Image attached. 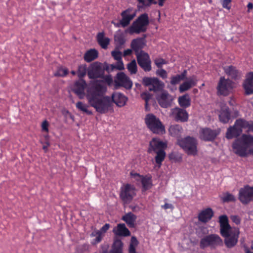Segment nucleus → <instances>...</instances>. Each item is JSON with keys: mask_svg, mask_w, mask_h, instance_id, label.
<instances>
[{"mask_svg": "<svg viewBox=\"0 0 253 253\" xmlns=\"http://www.w3.org/2000/svg\"><path fill=\"white\" fill-rule=\"evenodd\" d=\"M101 81H95L87 89L86 98L89 104L100 114L108 112L111 107V98L103 96L106 87L101 84Z\"/></svg>", "mask_w": 253, "mask_h": 253, "instance_id": "obj_1", "label": "nucleus"}, {"mask_svg": "<svg viewBox=\"0 0 253 253\" xmlns=\"http://www.w3.org/2000/svg\"><path fill=\"white\" fill-rule=\"evenodd\" d=\"M251 146H253V136L246 134L236 138L232 145L234 153L243 158L247 157V150Z\"/></svg>", "mask_w": 253, "mask_h": 253, "instance_id": "obj_2", "label": "nucleus"}, {"mask_svg": "<svg viewBox=\"0 0 253 253\" xmlns=\"http://www.w3.org/2000/svg\"><path fill=\"white\" fill-rule=\"evenodd\" d=\"M248 128L250 131L253 132V122L250 123L246 120L240 118L235 122L233 126H230L227 129L226 137L227 139H231L238 137L242 134L243 128Z\"/></svg>", "mask_w": 253, "mask_h": 253, "instance_id": "obj_3", "label": "nucleus"}, {"mask_svg": "<svg viewBox=\"0 0 253 253\" xmlns=\"http://www.w3.org/2000/svg\"><path fill=\"white\" fill-rule=\"evenodd\" d=\"M145 123L147 128L153 133L157 134H163L166 130L164 126L155 115L149 113L145 116Z\"/></svg>", "mask_w": 253, "mask_h": 253, "instance_id": "obj_4", "label": "nucleus"}, {"mask_svg": "<svg viewBox=\"0 0 253 253\" xmlns=\"http://www.w3.org/2000/svg\"><path fill=\"white\" fill-rule=\"evenodd\" d=\"M109 73V66L107 62L101 63L98 61L91 63L87 68V76L89 79L100 78L105 74Z\"/></svg>", "mask_w": 253, "mask_h": 253, "instance_id": "obj_5", "label": "nucleus"}, {"mask_svg": "<svg viewBox=\"0 0 253 253\" xmlns=\"http://www.w3.org/2000/svg\"><path fill=\"white\" fill-rule=\"evenodd\" d=\"M177 144L187 155L195 156L197 154L198 141L196 138L187 136L178 140Z\"/></svg>", "mask_w": 253, "mask_h": 253, "instance_id": "obj_6", "label": "nucleus"}, {"mask_svg": "<svg viewBox=\"0 0 253 253\" xmlns=\"http://www.w3.org/2000/svg\"><path fill=\"white\" fill-rule=\"evenodd\" d=\"M223 242L220 236L216 234H211L201 238L199 246L201 249L210 247L211 249H215L218 247L222 246Z\"/></svg>", "mask_w": 253, "mask_h": 253, "instance_id": "obj_7", "label": "nucleus"}, {"mask_svg": "<svg viewBox=\"0 0 253 253\" xmlns=\"http://www.w3.org/2000/svg\"><path fill=\"white\" fill-rule=\"evenodd\" d=\"M149 24L148 15L145 13L141 14L129 28L130 34L133 33L139 34L147 31V26Z\"/></svg>", "mask_w": 253, "mask_h": 253, "instance_id": "obj_8", "label": "nucleus"}, {"mask_svg": "<svg viewBox=\"0 0 253 253\" xmlns=\"http://www.w3.org/2000/svg\"><path fill=\"white\" fill-rule=\"evenodd\" d=\"M136 195V188L133 185L126 183L120 188L119 197L125 204H129Z\"/></svg>", "mask_w": 253, "mask_h": 253, "instance_id": "obj_9", "label": "nucleus"}, {"mask_svg": "<svg viewBox=\"0 0 253 253\" xmlns=\"http://www.w3.org/2000/svg\"><path fill=\"white\" fill-rule=\"evenodd\" d=\"M114 88L116 89L121 87L125 88L126 90L131 89L133 83L130 78L124 72H118L114 77Z\"/></svg>", "mask_w": 253, "mask_h": 253, "instance_id": "obj_10", "label": "nucleus"}, {"mask_svg": "<svg viewBox=\"0 0 253 253\" xmlns=\"http://www.w3.org/2000/svg\"><path fill=\"white\" fill-rule=\"evenodd\" d=\"M239 234V229L235 228L234 229L227 231L226 234L221 235L225 238L224 244L226 247L227 248H232L237 244Z\"/></svg>", "mask_w": 253, "mask_h": 253, "instance_id": "obj_11", "label": "nucleus"}, {"mask_svg": "<svg viewBox=\"0 0 253 253\" xmlns=\"http://www.w3.org/2000/svg\"><path fill=\"white\" fill-rule=\"evenodd\" d=\"M142 84L145 86H151L149 87L150 91L157 92L163 89L164 84L156 77H144L142 80Z\"/></svg>", "mask_w": 253, "mask_h": 253, "instance_id": "obj_12", "label": "nucleus"}, {"mask_svg": "<svg viewBox=\"0 0 253 253\" xmlns=\"http://www.w3.org/2000/svg\"><path fill=\"white\" fill-rule=\"evenodd\" d=\"M136 55L138 64L143 71L145 72L151 71V61L149 54L143 50H140Z\"/></svg>", "mask_w": 253, "mask_h": 253, "instance_id": "obj_13", "label": "nucleus"}, {"mask_svg": "<svg viewBox=\"0 0 253 253\" xmlns=\"http://www.w3.org/2000/svg\"><path fill=\"white\" fill-rule=\"evenodd\" d=\"M239 200L245 205L253 201V186L250 187L247 185L240 188L239 192Z\"/></svg>", "mask_w": 253, "mask_h": 253, "instance_id": "obj_14", "label": "nucleus"}, {"mask_svg": "<svg viewBox=\"0 0 253 253\" xmlns=\"http://www.w3.org/2000/svg\"><path fill=\"white\" fill-rule=\"evenodd\" d=\"M219 134V130L211 129L209 127H204L200 129L199 137L204 141L212 142L215 140Z\"/></svg>", "mask_w": 253, "mask_h": 253, "instance_id": "obj_15", "label": "nucleus"}, {"mask_svg": "<svg viewBox=\"0 0 253 253\" xmlns=\"http://www.w3.org/2000/svg\"><path fill=\"white\" fill-rule=\"evenodd\" d=\"M168 147L167 142L162 141L158 137H154L149 142L147 152L151 154L152 152L155 153L158 151L165 150Z\"/></svg>", "mask_w": 253, "mask_h": 253, "instance_id": "obj_16", "label": "nucleus"}, {"mask_svg": "<svg viewBox=\"0 0 253 253\" xmlns=\"http://www.w3.org/2000/svg\"><path fill=\"white\" fill-rule=\"evenodd\" d=\"M170 116L176 122L185 123L188 120L189 115L185 109L176 107L171 110Z\"/></svg>", "mask_w": 253, "mask_h": 253, "instance_id": "obj_17", "label": "nucleus"}, {"mask_svg": "<svg viewBox=\"0 0 253 253\" xmlns=\"http://www.w3.org/2000/svg\"><path fill=\"white\" fill-rule=\"evenodd\" d=\"M232 88V82L231 80L225 79L223 77L220 78L217 87V92L219 94L227 96Z\"/></svg>", "mask_w": 253, "mask_h": 253, "instance_id": "obj_18", "label": "nucleus"}, {"mask_svg": "<svg viewBox=\"0 0 253 253\" xmlns=\"http://www.w3.org/2000/svg\"><path fill=\"white\" fill-rule=\"evenodd\" d=\"M87 84L84 80H78L76 81L72 88V90L80 99H83L85 96V89Z\"/></svg>", "mask_w": 253, "mask_h": 253, "instance_id": "obj_19", "label": "nucleus"}, {"mask_svg": "<svg viewBox=\"0 0 253 253\" xmlns=\"http://www.w3.org/2000/svg\"><path fill=\"white\" fill-rule=\"evenodd\" d=\"M110 97L111 98V105L112 103H114L119 107L125 106L128 100V98L120 92H113Z\"/></svg>", "mask_w": 253, "mask_h": 253, "instance_id": "obj_20", "label": "nucleus"}, {"mask_svg": "<svg viewBox=\"0 0 253 253\" xmlns=\"http://www.w3.org/2000/svg\"><path fill=\"white\" fill-rule=\"evenodd\" d=\"M243 86L246 95L253 94V72H250L247 74Z\"/></svg>", "mask_w": 253, "mask_h": 253, "instance_id": "obj_21", "label": "nucleus"}, {"mask_svg": "<svg viewBox=\"0 0 253 253\" xmlns=\"http://www.w3.org/2000/svg\"><path fill=\"white\" fill-rule=\"evenodd\" d=\"M231 111L227 106H223L221 107L218 114V118L220 122L223 124L228 123L231 119Z\"/></svg>", "mask_w": 253, "mask_h": 253, "instance_id": "obj_22", "label": "nucleus"}, {"mask_svg": "<svg viewBox=\"0 0 253 253\" xmlns=\"http://www.w3.org/2000/svg\"><path fill=\"white\" fill-rule=\"evenodd\" d=\"M219 222L220 224V234H225L227 231L232 229L231 226L229 224V220L226 215H221L219 217Z\"/></svg>", "mask_w": 253, "mask_h": 253, "instance_id": "obj_23", "label": "nucleus"}, {"mask_svg": "<svg viewBox=\"0 0 253 253\" xmlns=\"http://www.w3.org/2000/svg\"><path fill=\"white\" fill-rule=\"evenodd\" d=\"M223 70L225 73L232 80H237L241 78V72L234 66H225L224 67Z\"/></svg>", "mask_w": 253, "mask_h": 253, "instance_id": "obj_24", "label": "nucleus"}, {"mask_svg": "<svg viewBox=\"0 0 253 253\" xmlns=\"http://www.w3.org/2000/svg\"><path fill=\"white\" fill-rule=\"evenodd\" d=\"M197 80L195 76H192L187 79L186 81L181 84L179 87V91L180 93L184 92L189 90L191 87L197 84Z\"/></svg>", "mask_w": 253, "mask_h": 253, "instance_id": "obj_25", "label": "nucleus"}, {"mask_svg": "<svg viewBox=\"0 0 253 253\" xmlns=\"http://www.w3.org/2000/svg\"><path fill=\"white\" fill-rule=\"evenodd\" d=\"M130 9L128 8L122 12L121 15L122 17V18L121 20H120V24H122V27H126L128 26L130 23V21L135 16V13L133 14H130Z\"/></svg>", "mask_w": 253, "mask_h": 253, "instance_id": "obj_26", "label": "nucleus"}, {"mask_svg": "<svg viewBox=\"0 0 253 253\" xmlns=\"http://www.w3.org/2000/svg\"><path fill=\"white\" fill-rule=\"evenodd\" d=\"M146 37V35H143V37L133 39L131 42V47L135 51V54L139 53L140 50H142L145 45V39Z\"/></svg>", "mask_w": 253, "mask_h": 253, "instance_id": "obj_27", "label": "nucleus"}, {"mask_svg": "<svg viewBox=\"0 0 253 253\" xmlns=\"http://www.w3.org/2000/svg\"><path fill=\"white\" fill-rule=\"evenodd\" d=\"M214 214L212 210L208 208L203 210L198 215V219L199 221L206 223L211 219Z\"/></svg>", "mask_w": 253, "mask_h": 253, "instance_id": "obj_28", "label": "nucleus"}, {"mask_svg": "<svg viewBox=\"0 0 253 253\" xmlns=\"http://www.w3.org/2000/svg\"><path fill=\"white\" fill-rule=\"evenodd\" d=\"M113 233L118 236L127 237L130 235L129 230L126 227L124 223H119L117 225V228H114Z\"/></svg>", "mask_w": 253, "mask_h": 253, "instance_id": "obj_29", "label": "nucleus"}, {"mask_svg": "<svg viewBox=\"0 0 253 253\" xmlns=\"http://www.w3.org/2000/svg\"><path fill=\"white\" fill-rule=\"evenodd\" d=\"M187 71L184 70L180 74L172 76L170 78V83L172 85H175L180 83L182 81L187 80Z\"/></svg>", "mask_w": 253, "mask_h": 253, "instance_id": "obj_30", "label": "nucleus"}, {"mask_svg": "<svg viewBox=\"0 0 253 253\" xmlns=\"http://www.w3.org/2000/svg\"><path fill=\"white\" fill-rule=\"evenodd\" d=\"M136 218L137 216L131 212H129L124 215L122 219L126 222L129 228H134Z\"/></svg>", "mask_w": 253, "mask_h": 253, "instance_id": "obj_31", "label": "nucleus"}, {"mask_svg": "<svg viewBox=\"0 0 253 253\" xmlns=\"http://www.w3.org/2000/svg\"><path fill=\"white\" fill-rule=\"evenodd\" d=\"M142 184V191L145 192L151 188L153 186L152 177L151 176H143L140 180Z\"/></svg>", "mask_w": 253, "mask_h": 253, "instance_id": "obj_32", "label": "nucleus"}, {"mask_svg": "<svg viewBox=\"0 0 253 253\" xmlns=\"http://www.w3.org/2000/svg\"><path fill=\"white\" fill-rule=\"evenodd\" d=\"M178 102L181 108L185 109L191 105V99L188 94L186 93L178 98Z\"/></svg>", "mask_w": 253, "mask_h": 253, "instance_id": "obj_33", "label": "nucleus"}, {"mask_svg": "<svg viewBox=\"0 0 253 253\" xmlns=\"http://www.w3.org/2000/svg\"><path fill=\"white\" fill-rule=\"evenodd\" d=\"M104 33L99 32L97 34L96 38L98 44L103 49H106L110 42V39L107 37H104Z\"/></svg>", "mask_w": 253, "mask_h": 253, "instance_id": "obj_34", "label": "nucleus"}, {"mask_svg": "<svg viewBox=\"0 0 253 253\" xmlns=\"http://www.w3.org/2000/svg\"><path fill=\"white\" fill-rule=\"evenodd\" d=\"M168 95L167 92H163L157 98L159 105L164 108H167L170 106L171 102L168 99Z\"/></svg>", "mask_w": 253, "mask_h": 253, "instance_id": "obj_35", "label": "nucleus"}, {"mask_svg": "<svg viewBox=\"0 0 253 253\" xmlns=\"http://www.w3.org/2000/svg\"><path fill=\"white\" fill-rule=\"evenodd\" d=\"M98 52L95 49L87 50L84 56V60L87 62H90L98 57Z\"/></svg>", "mask_w": 253, "mask_h": 253, "instance_id": "obj_36", "label": "nucleus"}, {"mask_svg": "<svg viewBox=\"0 0 253 253\" xmlns=\"http://www.w3.org/2000/svg\"><path fill=\"white\" fill-rule=\"evenodd\" d=\"M156 155L155 157V160L156 164L158 165L159 167L162 165V162L165 159L166 156V153L165 150H162L155 152Z\"/></svg>", "mask_w": 253, "mask_h": 253, "instance_id": "obj_37", "label": "nucleus"}, {"mask_svg": "<svg viewBox=\"0 0 253 253\" xmlns=\"http://www.w3.org/2000/svg\"><path fill=\"white\" fill-rule=\"evenodd\" d=\"M87 68L86 64H81L78 66L77 75L79 80H84V78L87 74Z\"/></svg>", "mask_w": 253, "mask_h": 253, "instance_id": "obj_38", "label": "nucleus"}, {"mask_svg": "<svg viewBox=\"0 0 253 253\" xmlns=\"http://www.w3.org/2000/svg\"><path fill=\"white\" fill-rule=\"evenodd\" d=\"M114 41L116 43V48L119 49L122 48L126 42L124 36L123 34L115 35L114 37Z\"/></svg>", "mask_w": 253, "mask_h": 253, "instance_id": "obj_39", "label": "nucleus"}, {"mask_svg": "<svg viewBox=\"0 0 253 253\" xmlns=\"http://www.w3.org/2000/svg\"><path fill=\"white\" fill-rule=\"evenodd\" d=\"M182 130V127L179 125H172L169 127V132L172 136H177Z\"/></svg>", "mask_w": 253, "mask_h": 253, "instance_id": "obj_40", "label": "nucleus"}, {"mask_svg": "<svg viewBox=\"0 0 253 253\" xmlns=\"http://www.w3.org/2000/svg\"><path fill=\"white\" fill-rule=\"evenodd\" d=\"M127 69L130 74H135L137 72V67L135 60L134 59L127 64Z\"/></svg>", "mask_w": 253, "mask_h": 253, "instance_id": "obj_41", "label": "nucleus"}, {"mask_svg": "<svg viewBox=\"0 0 253 253\" xmlns=\"http://www.w3.org/2000/svg\"><path fill=\"white\" fill-rule=\"evenodd\" d=\"M221 200L223 203L234 202L236 201V198L233 194L226 192L221 197Z\"/></svg>", "mask_w": 253, "mask_h": 253, "instance_id": "obj_42", "label": "nucleus"}, {"mask_svg": "<svg viewBox=\"0 0 253 253\" xmlns=\"http://www.w3.org/2000/svg\"><path fill=\"white\" fill-rule=\"evenodd\" d=\"M87 107L86 105L83 104L81 101H79L76 103V107L79 110L85 113L88 115H91L92 114V112L91 111L88 110L87 109Z\"/></svg>", "mask_w": 253, "mask_h": 253, "instance_id": "obj_43", "label": "nucleus"}, {"mask_svg": "<svg viewBox=\"0 0 253 253\" xmlns=\"http://www.w3.org/2000/svg\"><path fill=\"white\" fill-rule=\"evenodd\" d=\"M69 73V70L67 68L63 67H59L57 71L54 73L55 77H65Z\"/></svg>", "mask_w": 253, "mask_h": 253, "instance_id": "obj_44", "label": "nucleus"}, {"mask_svg": "<svg viewBox=\"0 0 253 253\" xmlns=\"http://www.w3.org/2000/svg\"><path fill=\"white\" fill-rule=\"evenodd\" d=\"M123 243L119 239H115L112 248L123 252Z\"/></svg>", "mask_w": 253, "mask_h": 253, "instance_id": "obj_45", "label": "nucleus"}, {"mask_svg": "<svg viewBox=\"0 0 253 253\" xmlns=\"http://www.w3.org/2000/svg\"><path fill=\"white\" fill-rule=\"evenodd\" d=\"M100 78L103 79L102 80H100L102 84H103L102 83H105L108 85H111L113 82V80L111 75H105L104 74L102 77H101Z\"/></svg>", "mask_w": 253, "mask_h": 253, "instance_id": "obj_46", "label": "nucleus"}, {"mask_svg": "<svg viewBox=\"0 0 253 253\" xmlns=\"http://www.w3.org/2000/svg\"><path fill=\"white\" fill-rule=\"evenodd\" d=\"M137 1L145 6H150L152 4H156L157 1L155 0H137Z\"/></svg>", "mask_w": 253, "mask_h": 253, "instance_id": "obj_47", "label": "nucleus"}, {"mask_svg": "<svg viewBox=\"0 0 253 253\" xmlns=\"http://www.w3.org/2000/svg\"><path fill=\"white\" fill-rule=\"evenodd\" d=\"M111 55L117 61L122 60V52L119 50H114L111 52Z\"/></svg>", "mask_w": 253, "mask_h": 253, "instance_id": "obj_48", "label": "nucleus"}, {"mask_svg": "<svg viewBox=\"0 0 253 253\" xmlns=\"http://www.w3.org/2000/svg\"><path fill=\"white\" fill-rule=\"evenodd\" d=\"M231 0H223L221 2L223 8L230 10L231 8Z\"/></svg>", "mask_w": 253, "mask_h": 253, "instance_id": "obj_49", "label": "nucleus"}, {"mask_svg": "<svg viewBox=\"0 0 253 253\" xmlns=\"http://www.w3.org/2000/svg\"><path fill=\"white\" fill-rule=\"evenodd\" d=\"M156 74L160 76L163 79H166L167 78V72L163 69L157 70L156 71Z\"/></svg>", "mask_w": 253, "mask_h": 253, "instance_id": "obj_50", "label": "nucleus"}, {"mask_svg": "<svg viewBox=\"0 0 253 253\" xmlns=\"http://www.w3.org/2000/svg\"><path fill=\"white\" fill-rule=\"evenodd\" d=\"M151 96L152 95L148 92H144L141 94V97L143 100H145L146 103L148 102Z\"/></svg>", "mask_w": 253, "mask_h": 253, "instance_id": "obj_51", "label": "nucleus"}, {"mask_svg": "<svg viewBox=\"0 0 253 253\" xmlns=\"http://www.w3.org/2000/svg\"><path fill=\"white\" fill-rule=\"evenodd\" d=\"M155 63L157 67L160 68H162L163 64H166V61L163 58H160L158 60H155Z\"/></svg>", "mask_w": 253, "mask_h": 253, "instance_id": "obj_52", "label": "nucleus"}, {"mask_svg": "<svg viewBox=\"0 0 253 253\" xmlns=\"http://www.w3.org/2000/svg\"><path fill=\"white\" fill-rule=\"evenodd\" d=\"M130 175L131 177L135 179L136 181H140L143 175H140L139 173L136 172H133V171L130 172Z\"/></svg>", "mask_w": 253, "mask_h": 253, "instance_id": "obj_53", "label": "nucleus"}, {"mask_svg": "<svg viewBox=\"0 0 253 253\" xmlns=\"http://www.w3.org/2000/svg\"><path fill=\"white\" fill-rule=\"evenodd\" d=\"M116 66L117 70L122 71L125 69V67L122 59L117 61Z\"/></svg>", "mask_w": 253, "mask_h": 253, "instance_id": "obj_54", "label": "nucleus"}, {"mask_svg": "<svg viewBox=\"0 0 253 253\" xmlns=\"http://www.w3.org/2000/svg\"><path fill=\"white\" fill-rule=\"evenodd\" d=\"M169 158L170 160H174L175 162L178 161V156L174 152H171L169 155Z\"/></svg>", "mask_w": 253, "mask_h": 253, "instance_id": "obj_55", "label": "nucleus"}, {"mask_svg": "<svg viewBox=\"0 0 253 253\" xmlns=\"http://www.w3.org/2000/svg\"><path fill=\"white\" fill-rule=\"evenodd\" d=\"M231 219L237 225H239L241 223V219L238 215H232L231 216Z\"/></svg>", "mask_w": 253, "mask_h": 253, "instance_id": "obj_56", "label": "nucleus"}, {"mask_svg": "<svg viewBox=\"0 0 253 253\" xmlns=\"http://www.w3.org/2000/svg\"><path fill=\"white\" fill-rule=\"evenodd\" d=\"M139 244L137 238L135 236H132L131 238L130 245H132L133 247H136Z\"/></svg>", "mask_w": 253, "mask_h": 253, "instance_id": "obj_57", "label": "nucleus"}, {"mask_svg": "<svg viewBox=\"0 0 253 253\" xmlns=\"http://www.w3.org/2000/svg\"><path fill=\"white\" fill-rule=\"evenodd\" d=\"M110 225L109 223H106L104 224L100 229L99 231H101V233H105L109 228Z\"/></svg>", "mask_w": 253, "mask_h": 253, "instance_id": "obj_58", "label": "nucleus"}, {"mask_svg": "<svg viewBox=\"0 0 253 253\" xmlns=\"http://www.w3.org/2000/svg\"><path fill=\"white\" fill-rule=\"evenodd\" d=\"M48 123L47 121L45 120L42 123V130L48 132Z\"/></svg>", "mask_w": 253, "mask_h": 253, "instance_id": "obj_59", "label": "nucleus"}, {"mask_svg": "<svg viewBox=\"0 0 253 253\" xmlns=\"http://www.w3.org/2000/svg\"><path fill=\"white\" fill-rule=\"evenodd\" d=\"M102 240L101 233H99V234L97 236L95 239L93 240L92 242L93 244H96L101 242Z\"/></svg>", "mask_w": 253, "mask_h": 253, "instance_id": "obj_60", "label": "nucleus"}, {"mask_svg": "<svg viewBox=\"0 0 253 253\" xmlns=\"http://www.w3.org/2000/svg\"><path fill=\"white\" fill-rule=\"evenodd\" d=\"M162 209H164L165 210H167L168 209H173L174 207L171 204L169 203H165L164 205H162L161 206Z\"/></svg>", "mask_w": 253, "mask_h": 253, "instance_id": "obj_61", "label": "nucleus"}, {"mask_svg": "<svg viewBox=\"0 0 253 253\" xmlns=\"http://www.w3.org/2000/svg\"><path fill=\"white\" fill-rule=\"evenodd\" d=\"M129 253H137L135 250V247H133L132 245H129Z\"/></svg>", "mask_w": 253, "mask_h": 253, "instance_id": "obj_62", "label": "nucleus"}, {"mask_svg": "<svg viewBox=\"0 0 253 253\" xmlns=\"http://www.w3.org/2000/svg\"><path fill=\"white\" fill-rule=\"evenodd\" d=\"M64 115L66 117H67V115H68L69 116V117L71 119H72V120H74V116L71 113H70V112L68 110H66L65 111V114Z\"/></svg>", "mask_w": 253, "mask_h": 253, "instance_id": "obj_63", "label": "nucleus"}, {"mask_svg": "<svg viewBox=\"0 0 253 253\" xmlns=\"http://www.w3.org/2000/svg\"><path fill=\"white\" fill-rule=\"evenodd\" d=\"M247 153V157L250 155H252L253 156V146H251Z\"/></svg>", "mask_w": 253, "mask_h": 253, "instance_id": "obj_64", "label": "nucleus"}]
</instances>
